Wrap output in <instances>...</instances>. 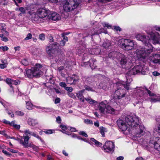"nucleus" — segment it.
Masks as SVG:
<instances>
[{"mask_svg":"<svg viewBox=\"0 0 160 160\" xmlns=\"http://www.w3.org/2000/svg\"><path fill=\"white\" fill-rule=\"evenodd\" d=\"M48 18L49 20L52 21H57L61 19V16L56 12H53L48 15Z\"/></svg>","mask_w":160,"mask_h":160,"instance_id":"2eb2a0df","label":"nucleus"},{"mask_svg":"<svg viewBox=\"0 0 160 160\" xmlns=\"http://www.w3.org/2000/svg\"><path fill=\"white\" fill-rule=\"evenodd\" d=\"M2 152L7 156H10L12 155L9 152L6 150H2Z\"/></svg>","mask_w":160,"mask_h":160,"instance_id":"13d9d810","label":"nucleus"},{"mask_svg":"<svg viewBox=\"0 0 160 160\" xmlns=\"http://www.w3.org/2000/svg\"><path fill=\"white\" fill-rule=\"evenodd\" d=\"M0 37L1 40L5 42H6L8 41V38L4 37V34H0Z\"/></svg>","mask_w":160,"mask_h":160,"instance_id":"ea45409f","label":"nucleus"},{"mask_svg":"<svg viewBox=\"0 0 160 160\" xmlns=\"http://www.w3.org/2000/svg\"><path fill=\"white\" fill-rule=\"evenodd\" d=\"M145 128L144 126L142 125H139V130L137 132L136 135L138 137H140L144 135L145 133Z\"/></svg>","mask_w":160,"mask_h":160,"instance_id":"6ab92c4d","label":"nucleus"},{"mask_svg":"<svg viewBox=\"0 0 160 160\" xmlns=\"http://www.w3.org/2000/svg\"><path fill=\"white\" fill-rule=\"evenodd\" d=\"M42 70V65L40 64H37L34 68L26 70L25 75L30 78L33 77H39L43 74Z\"/></svg>","mask_w":160,"mask_h":160,"instance_id":"20e7f679","label":"nucleus"},{"mask_svg":"<svg viewBox=\"0 0 160 160\" xmlns=\"http://www.w3.org/2000/svg\"><path fill=\"white\" fill-rule=\"evenodd\" d=\"M85 122L87 124H92L93 122L92 120L88 119H85Z\"/></svg>","mask_w":160,"mask_h":160,"instance_id":"338daca9","label":"nucleus"},{"mask_svg":"<svg viewBox=\"0 0 160 160\" xmlns=\"http://www.w3.org/2000/svg\"><path fill=\"white\" fill-rule=\"evenodd\" d=\"M15 10L21 12L18 15L19 16H21L23 14H24L26 13V9L22 7L16 8L15 9Z\"/></svg>","mask_w":160,"mask_h":160,"instance_id":"393cba45","label":"nucleus"},{"mask_svg":"<svg viewBox=\"0 0 160 160\" xmlns=\"http://www.w3.org/2000/svg\"><path fill=\"white\" fill-rule=\"evenodd\" d=\"M15 113L16 115L19 116H23L24 114V113L23 112L19 111H16Z\"/></svg>","mask_w":160,"mask_h":160,"instance_id":"49530a36","label":"nucleus"},{"mask_svg":"<svg viewBox=\"0 0 160 160\" xmlns=\"http://www.w3.org/2000/svg\"><path fill=\"white\" fill-rule=\"evenodd\" d=\"M30 138V137L28 136L23 135V136H20L19 138H18L17 140L25 148H28L31 142H29Z\"/></svg>","mask_w":160,"mask_h":160,"instance_id":"9b49d317","label":"nucleus"},{"mask_svg":"<svg viewBox=\"0 0 160 160\" xmlns=\"http://www.w3.org/2000/svg\"><path fill=\"white\" fill-rule=\"evenodd\" d=\"M114 109L112 108L109 105H107L106 109V114L108 113L113 114L114 113Z\"/></svg>","mask_w":160,"mask_h":160,"instance_id":"cd10ccee","label":"nucleus"},{"mask_svg":"<svg viewBox=\"0 0 160 160\" xmlns=\"http://www.w3.org/2000/svg\"><path fill=\"white\" fill-rule=\"evenodd\" d=\"M152 51V49H147L145 48H139L135 51L136 56L140 60H145Z\"/></svg>","mask_w":160,"mask_h":160,"instance_id":"423d86ee","label":"nucleus"},{"mask_svg":"<svg viewBox=\"0 0 160 160\" xmlns=\"http://www.w3.org/2000/svg\"><path fill=\"white\" fill-rule=\"evenodd\" d=\"M102 32H103L105 33H107L108 31L106 30H105L103 28H101L98 30L96 33H92L91 34H89L91 36H93L95 34H100Z\"/></svg>","mask_w":160,"mask_h":160,"instance_id":"c85d7f7f","label":"nucleus"},{"mask_svg":"<svg viewBox=\"0 0 160 160\" xmlns=\"http://www.w3.org/2000/svg\"><path fill=\"white\" fill-rule=\"evenodd\" d=\"M125 121L129 126L133 128L137 126L140 123L139 118L136 116H127L125 118Z\"/></svg>","mask_w":160,"mask_h":160,"instance_id":"6e6552de","label":"nucleus"},{"mask_svg":"<svg viewBox=\"0 0 160 160\" xmlns=\"http://www.w3.org/2000/svg\"><path fill=\"white\" fill-rule=\"evenodd\" d=\"M49 11L48 10L43 8L38 9L36 12L38 17H35L32 18V20L37 23H39L40 22L39 19L41 18H44L47 16H48Z\"/></svg>","mask_w":160,"mask_h":160,"instance_id":"1a4fd4ad","label":"nucleus"},{"mask_svg":"<svg viewBox=\"0 0 160 160\" xmlns=\"http://www.w3.org/2000/svg\"><path fill=\"white\" fill-rule=\"evenodd\" d=\"M54 130L52 129H45L43 131L44 132L47 134H51L53 133V132H54Z\"/></svg>","mask_w":160,"mask_h":160,"instance_id":"58836bf2","label":"nucleus"},{"mask_svg":"<svg viewBox=\"0 0 160 160\" xmlns=\"http://www.w3.org/2000/svg\"><path fill=\"white\" fill-rule=\"evenodd\" d=\"M134 46L133 42L132 40L128 42V43L127 44L126 46L124 47L123 49L125 50H131L133 48Z\"/></svg>","mask_w":160,"mask_h":160,"instance_id":"a878e982","label":"nucleus"},{"mask_svg":"<svg viewBox=\"0 0 160 160\" xmlns=\"http://www.w3.org/2000/svg\"><path fill=\"white\" fill-rule=\"evenodd\" d=\"M106 101H104L99 103L98 105L97 108L100 113L105 114L106 113V109L107 105L106 104Z\"/></svg>","mask_w":160,"mask_h":160,"instance_id":"4468645a","label":"nucleus"},{"mask_svg":"<svg viewBox=\"0 0 160 160\" xmlns=\"http://www.w3.org/2000/svg\"><path fill=\"white\" fill-rule=\"evenodd\" d=\"M24 134H23V135L24 136H28V135H32L39 139L41 142H44L43 140L38 135L36 134L35 133L33 132H32L30 131L28 129H26L24 131Z\"/></svg>","mask_w":160,"mask_h":160,"instance_id":"a211bd4d","label":"nucleus"},{"mask_svg":"<svg viewBox=\"0 0 160 160\" xmlns=\"http://www.w3.org/2000/svg\"><path fill=\"white\" fill-rule=\"evenodd\" d=\"M20 83V81L19 80H12V85L13 84L16 85L19 84Z\"/></svg>","mask_w":160,"mask_h":160,"instance_id":"09e8293b","label":"nucleus"},{"mask_svg":"<svg viewBox=\"0 0 160 160\" xmlns=\"http://www.w3.org/2000/svg\"><path fill=\"white\" fill-rule=\"evenodd\" d=\"M149 36L147 37L145 35L141 34H137L136 38L137 40L142 42L146 46H152L151 43L154 44H160V35L157 32H147Z\"/></svg>","mask_w":160,"mask_h":160,"instance_id":"7ed1b4c3","label":"nucleus"},{"mask_svg":"<svg viewBox=\"0 0 160 160\" xmlns=\"http://www.w3.org/2000/svg\"><path fill=\"white\" fill-rule=\"evenodd\" d=\"M65 89L67 91L71 92L72 91V88L71 87H66Z\"/></svg>","mask_w":160,"mask_h":160,"instance_id":"0e129e2a","label":"nucleus"},{"mask_svg":"<svg viewBox=\"0 0 160 160\" xmlns=\"http://www.w3.org/2000/svg\"><path fill=\"white\" fill-rule=\"evenodd\" d=\"M56 122L58 123H60L61 122V119L60 116H58L56 118Z\"/></svg>","mask_w":160,"mask_h":160,"instance_id":"69168bd1","label":"nucleus"},{"mask_svg":"<svg viewBox=\"0 0 160 160\" xmlns=\"http://www.w3.org/2000/svg\"><path fill=\"white\" fill-rule=\"evenodd\" d=\"M90 139L91 141L94 143L96 146L100 147L102 146V144L101 143L99 142L97 140H95L94 138H91Z\"/></svg>","mask_w":160,"mask_h":160,"instance_id":"2f4dec72","label":"nucleus"},{"mask_svg":"<svg viewBox=\"0 0 160 160\" xmlns=\"http://www.w3.org/2000/svg\"><path fill=\"white\" fill-rule=\"evenodd\" d=\"M149 60L154 63H159L160 62V55L159 54H153L149 57Z\"/></svg>","mask_w":160,"mask_h":160,"instance_id":"dca6fc26","label":"nucleus"},{"mask_svg":"<svg viewBox=\"0 0 160 160\" xmlns=\"http://www.w3.org/2000/svg\"><path fill=\"white\" fill-rule=\"evenodd\" d=\"M59 85L60 86L64 88H66L67 85L65 82H61L60 83Z\"/></svg>","mask_w":160,"mask_h":160,"instance_id":"4d7b16f0","label":"nucleus"},{"mask_svg":"<svg viewBox=\"0 0 160 160\" xmlns=\"http://www.w3.org/2000/svg\"><path fill=\"white\" fill-rule=\"evenodd\" d=\"M6 25L4 23H0V30L2 32H5V34L7 36H9V33L6 31Z\"/></svg>","mask_w":160,"mask_h":160,"instance_id":"4be33fe9","label":"nucleus"},{"mask_svg":"<svg viewBox=\"0 0 160 160\" xmlns=\"http://www.w3.org/2000/svg\"><path fill=\"white\" fill-rule=\"evenodd\" d=\"M12 80L9 78H8L6 79V82L11 87H12Z\"/></svg>","mask_w":160,"mask_h":160,"instance_id":"79ce46f5","label":"nucleus"},{"mask_svg":"<svg viewBox=\"0 0 160 160\" xmlns=\"http://www.w3.org/2000/svg\"><path fill=\"white\" fill-rule=\"evenodd\" d=\"M122 83H123V82H118L116 83L117 89H119V88L122 89V88L123 87L124 84Z\"/></svg>","mask_w":160,"mask_h":160,"instance_id":"e433bc0d","label":"nucleus"},{"mask_svg":"<svg viewBox=\"0 0 160 160\" xmlns=\"http://www.w3.org/2000/svg\"><path fill=\"white\" fill-rule=\"evenodd\" d=\"M0 49L2 50L3 52H4L5 51H7L8 50V48L6 46H1L0 47Z\"/></svg>","mask_w":160,"mask_h":160,"instance_id":"603ef678","label":"nucleus"},{"mask_svg":"<svg viewBox=\"0 0 160 160\" xmlns=\"http://www.w3.org/2000/svg\"><path fill=\"white\" fill-rule=\"evenodd\" d=\"M60 99L59 98H57L55 100L54 103L55 104H58L60 103Z\"/></svg>","mask_w":160,"mask_h":160,"instance_id":"e2e57ef3","label":"nucleus"},{"mask_svg":"<svg viewBox=\"0 0 160 160\" xmlns=\"http://www.w3.org/2000/svg\"><path fill=\"white\" fill-rule=\"evenodd\" d=\"M65 33L62 34L63 39L60 42V45H58L57 42H54L51 47L48 46L46 48V51L49 58L50 59L54 61L55 62L58 61L61 57L60 49H59L60 46H64L66 42L68 40V38L65 36Z\"/></svg>","mask_w":160,"mask_h":160,"instance_id":"f257e3e1","label":"nucleus"},{"mask_svg":"<svg viewBox=\"0 0 160 160\" xmlns=\"http://www.w3.org/2000/svg\"><path fill=\"white\" fill-rule=\"evenodd\" d=\"M78 77H68L67 78L66 82L68 84H75L78 81Z\"/></svg>","mask_w":160,"mask_h":160,"instance_id":"aec40b11","label":"nucleus"},{"mask_svg":"<svg viewBox=\"0 0 160 160\" xmlns=\"http://www.w3.org/2000/svg\"><path fill=\"white\" fill-rule=\"evenodd\" d=\"M106 128L102 127H101L100 128V132L101 135H102V136L103 137H105V133L104 132L105 131Z\"/></svg>","mask_w":160,"mask_h":160,"instance_id":"4c0bfd02","label":"nucleus"},{"mask_svg":"<svg viewBox=\"0 0 160 160\" xmlns=\"http://www.w3.org/2000/svg\"><path fill=\"white\" fill-rule=\"evenodd\" d=\"M28 123L29 125L32 126H35L38 124L37 120L31 118L28 119Z\"/></svg>","mask_w":160,"mask_h":160,"instance_id":"bb28decb","label":"nucleus"},{"mask_svg":"<svg viewBox=\"0 0 160 160\" xmlns=\"http://www.w3.org/2000/svg\"><path fill=\"white\" fill-rule=\"evenodd\" d=\"M28 148H32L34 151L36 152H38L39 149L38 147L34 145L32 142H30V144H29Z\"/></svg>","mask_w":160,"mask_h":160,"instance_id":"c756f323","label":"nucleus"},{"mask_svg":"<svg viewBox=\"0 0 160 160\" xmlns=\"http://www.w3.org/2000/svg\"><path fill=\"white\" fill-rule=\"evenodd\" d=\"M39 38L42 40H44L45 39V35L43 33H42L40 34L39 36Z\"/></svg>","mask_w":160,"mask_h":160,"instance_id":"8fccbe9b","label":"nucleus"},{"mask_svg":"<svg viewBox=\"0 0 160 160\" xmlns=\"http://www.w3.org/2000/svg\"><path fill=\"white\" fill-rule=\"evenodd\" d=\"M15 3V5L17 6H18V5L17 3V2L19 3H21L22 2V0H12Z\"/></svg>","mask_w":160,"mask_h":160,"instance_id":"bf43d9fd","label":"nucleus"},{"mask_svg":"<svg viewBox=\"0 0 160 160\" xmlns=\"http://www.w3.org/2000/svg\"><path fill=\"white\" fill-rule=\"evenodd\" d=\"M118 53L116 52H110L108 54V57L110 58H114L117 57V55H118Z\"/></svg>","mask_w":160,"mask_h":160,"instance_id":"473e14b6","label":"nucleus"},{"mask_svg":"<svg viewBox=\"0 0 160 160\" xmlns=\"http://www.w3.org/2000/svg\"><path fill=\"white\" fill-rule=\"evenodd\" d=\"M125 121L129 126L133 128L137 126L140 123L139 118L136 116H127L125 118Z\"/></svg>","mask_w":160,"mask_h":160,"instance_id":"0eeeda50","label":"nucleus"},{"mask_svg":"<svg viewBox=\"0 0 160 160\" xmlns=\"http://www.w3.org/2000/svg\"><path fill=\"white\" fill-rule=\"evenodd\" d=\"M26 108L28 109H31L32 104L31 102L29 101H26Z\"/></svg>","mask_w":160,"mask_h":160,"instance_id":"c9c22d12","label":"nucleus"},{"mask_svg":"<svg viewBox=\"0 0 160 160\" xmlns=\"http://www.w3.org/2000/svg\"><path fill=\"white\" fill-rule=\"evenodd\" d=\"M9 0H0V4L3 5H7Z\"/></svg>","mask_w":160,"mask_h":160,"instance_id":"a19ab883","label":"nucleus"},{"mask_svg":"<svg viewBox=\"0 0 160 160\" xmlns=\"http://www.w3.org/2000/svg\"><path fill=\"white\" fill-rule=\"evenodd\" d=\"M8 151L12 152V153H17L18 151L14 149H13L10 148H8Z\"/></svg>","mask_w":160,"mask_h":160,"instance_id":"5fc2aeb1","label":"nucleus"},{"mask_svg":"<svg viewBox=\"0 0 160 160\" xmlns=\"http://www.w3.org/2000/svg\"><path fill=\"white\" fill-rule=\"evenodd\" d=\"M22 63L24 66H27L28 64V62L26 59L24 58L21 61Z\"/></svg>","mask_w":160,"mask_h":160,"instance_id":"a18cd8bd","label":"nucleus"},{"mask_svg":"<svg viewBox=\"0 0 160 160\" xmlns=\"http://www.w3.org/2000/svg\"><path fill=\"white\" fill-rule=\"evenodd\" d=\"M143 66V65H142ZM144 67L141 65H137L130 69L127 74L130 75H135L137 74L141 73L142 74H145V72L144 70Z\"/></svg>","mask_w":160,"mask_h":160,"instance_id":"9d476101","label":"nucleus"},{"mask_svg":"<svg viewBox=\"0 0 160 160\" xmlns=\"http://www.w3.org/2000/svg\"><path fill=\"white\" fill-rule=\"evenodd\" d=\"M85 99L89 103L91 104H93L94 103H97V101L92 100L90 98H85Z\"/></svg>","mask_w":160,"mask_h":160,"instance_id":"72a5a7b5","label":"nucleus"},{"mask_svg":"<svg viewBox=\"0 0 160 160\" xmlns=\"http://www.w3.org/2000/svg\"><path fill=\"white\" fill-rule=\"evenodd\" d=\"M132 40L127 39H122L119 40V42L120 43L121 47L123 49L125 47L127 44L131 41Z\"/></svg>","mask_w":160,"mask_h":160,"instance_id":"412c9836","label":"nucleus"},{"mask_svg":"<svg viewBox=\"0 0 160 160\" xmlns=\"http://www.w3.org/2000/svg\"><path fill=\"white\" fill-rule=\"evenodd\" d=\"M32 36V34L31 33H29L28 34L26 37L24 39L25 40H27L31 39Z\"/></svg>","mask_w":160,"mask_h":160,"instance_id":"3c124183","label":"nucleus"},{"mask_svg":"<svg viewBox=\"0 0 160 160\" xmlns=\"http://www.w3.org/2000/svg\"><path fill=\"white\" fill-rule=\"evenodd\" d=\"M123 89L119 88L116 90L114 94V97L116 99H119L125 96V93Z\"/></svg>","mask_w":160,"mask_h":160,"instance_id":"ddd939ff","label":"nucleus"},{"mask_svg":"<svg viewBox=\"0 0 160 160\" xmlns=\"http://www.w3.org/2000/svg\"><path fill=\"white\" fill-rule=\"evenodd\" d=\"M102 24L103 27L104 28L106 27L108 29L112 28V25L109 24L108 23L106 22H103Z\"/></svg>","mask_w":160,"mask_h":160,"instance_id":"f704fd0d","label":"nucleus"},{"mask_svg":"<svg viewBox=\"0 0 160 160\" xmlns=\"http://www.w3.org/2000/svg\"><path fill=\"white\" fill-rule=\"evenodd\" d=\"M149 97L148 98L151 103H155L160 102V96L156 95L146 88L137 87L134 89L132 95L138 100L147 99L146 96L148 94Z\"/></svg>","mask_w":160,"mask_h":160,"instance_id":"f03ea898","label":"nucleus"},{"mask_svg":"<svg viewBox=\"0 0 160 160\" xmlns=\"http://www.w3.org/2000/svg\"><path fill=\"white\" fill-rule=\"evenodd\" d=\"M95 62V60L93 58L90 59L89 61V65L92 69L96 67V65H95L94 64Z\"/></svg>","mask_w":160,"mask_h":160,"instance_id":"7c9ffc66","label":"nucleus"},{"mask_svg":"<svg viewBox=\"0 0 160 160\" xmlns=\"http://www.w3.org/2000/svg\"><path fill=\"white\" fill-rule=\"evenodd\" d=\"M79 134L80 135L84 136L85 137H88V135L84 131H80L79 132Z\"/></svg>","mask_w":160,"mask_h":160,"instance_id":"864d4df0","label":"nucleus"},{"mask_svg":"<svg viewBox=\"0 0 160 160\" xmlns=\"http://www.w3.org/2000/svg\"><path fill=\"white\" fill-rule=\"evenodd\" d=\"M155 130L158 133L159 135L160 136V124L157 128H156Z\"/></svg>","mask_w":160,"mask_h":160,"instance_id":"052dcab7","label":"nucleus"},{"mask_svg":"<svg viewBox=\"0 0 160 160\" xmlns=\"http://www.w3.org/2000/svg\"><path fill=\"white\" fill-rule=\"evenodd\" d=\"M60 127L62 128V129L64 131H65V130L67 129V128L66 126L64 125H60Z\"/></svg>","mask_w":160,"mask_h":160,"instance_id":"680f3d73","label":"nucleus"},{"mask_svg":"<svg viewBox=\"0 0 160 160\" xmlns=\"http://www.w3.org/2000/svg\"><path fill=\"white\" fill-rule=\"evenodd\" d=\"M84 91V89L82 90L77 93V97L80 101L83 102H84L85 101V98H84V97L83 96V93Z\"/></svg>","mask_w":160,"mask_h":160,"instance_id":"b1692460","label":"nucleus"},{"mask_svg":"<svg viewBox=\"0 0 160 160\" xmlns=\"http://www.w3.org/2000/svg\"><path fill=\"white\" fill-rule=\"evenodd\" d=\"M110 45L111 44L108 41L107 42H104L102 44L103 46L105 48H108Z\"/></svg>","mask_w":160,"mask_h":160,"instance_id":"c03bdc74","label":"nucleus"},{"mask_svg":"<svg viewBox=\"0 0 160 160\" xmlns=\"http://www.w3.org/2000/svg\"><path fill=\"white\" fill-rule=\"evenodd\" d=\"M7 64L8 63L6 61V62H5L4 64L0 63V68L4 69L7 68Z\"/></svg>","mask_w":160,"mask_h":160,"instance_id":"de8ad7c7","label":"nucleus"},{"mask_svg":"<svg viewBox=\"0 0 160 160\" xmlns=\"http://www.w3.org/2000/svg\"><path fill=\"white\" fill-rule=\"evenodd\" d=\"M68 96L71 98H76L75 95L72 92H68Z\"/></svg>","mask_w":160,"mask_h":160,"instance_id":"6e6d98bb","label":"nucleus"},{"mask_svg":"<svg viewBox=\"0 0 160 160\" xmlns=\"http://www.w3.org/2000/svg\"><path fill=\"white\" fill-rule=\"evenodd\" d=\"M80 2V0H65L64 1L63 10L67 12L72 11L77 8Z\"/></svg>","mask_w":160,"mask_h":160,"instance_id":"39448f33","label":"nucleus"},{"mask_svg":"<svg viewBox=\"0 0 160 160\" xmlns=\"http://www.w3.org/2000/svg\"><path fill=\"white\" fill-rule=\"evenodd\" d=\"M114 29L116 30L117 31H121V29L119 26H114Z\"/></svg>","mask_w":160,"mask_h":160,"instance_id":"774afa93","label":"nucleus"},{"mask_svg":"<svg viewBox=\"0 0 160 160\" xmlns=\"http://www.w3.org/2000/svg\"><path fill=\"white\" fill-rule=\"evenodd\" d=\"M118 56L121 57L120 63L122 65L125 64L127 62V58L121 53H118Z\"/></svg>","mask_w":160,"mask_h":160,"instance_id":"5701e85b","label":"nucleus"},{"mask_svg":"<svg viewBox=\"0 0 160 160\" xmlns=\"http://www.w3.org/2000/svg\"><path fill=\"white\" fill-rule=\"evenodd\" d=\"M41 109L43 110L44 111L46 112H51L52 110V109L51 108H42Z\"/></svg>","mask_w":160,"mask_h":160,"instance_id":"37998d69","label":"nucleus"},{"mask_svg":"<svg viewBox=\"0 0 160 160\" xmlns=\"http://www.w3.org/2000/svg\"><path fill=\"white\" fill-rule=\"evenodd\" d=\"M117 125L119 128L122 131H125L127 129L128 126L122 120L119 119L117 121Z\"/></svg>","mask_w":160,"mask_h":160,"instance_id":"f3484780","label":"nucleus"},{"mask_svg":"<svg viewBox=\"0 0 160 160\" xmlns=\"http://www.w3.org/2000/svg\"><path fill=\"white\" fill-rule=\"evenodd\" d=\"M115 146L114 142L111 141L106 142L104 144L103 148L105 152H110L114 150Z\"/></svg>","mask_w":160,"mask_h":160,"instance_id":"f8f14e48","label":"nucleus"}]
</instances>
